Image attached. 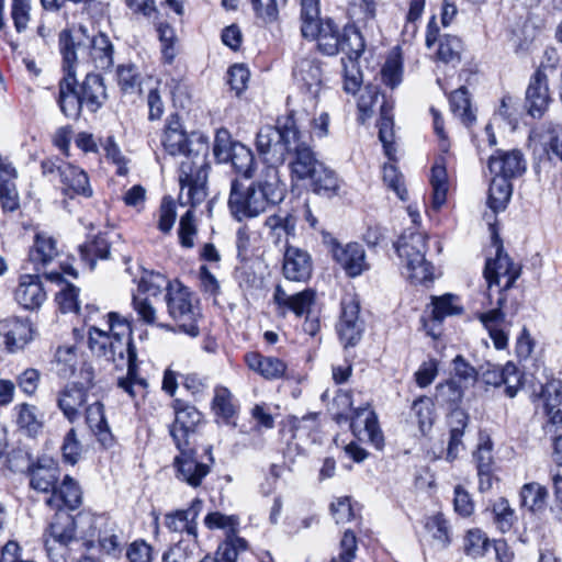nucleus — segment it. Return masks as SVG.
Masks as SVG:
<instances>
[{
    "instance_id": "f257e3e1",
    "label": "nucleus",
    "mask_w": 562,
    "mask_h": 562,
    "mask_svg": "<svg viewBox=\"0 0 562 562\" xmlns=\"http://www.w3.org/2000/svg\"><path fill=\"white\" fill-rule=\"evenodd\" d=\"M162 146L171 156H182L179 167L181 205L195 207L206 198L209 142L198 134L188 135L177 117H171L162 136Z\"/></svg>"
},
{
    "instance_id": "f03ea898",
    "label": "nucleus",
    "mask_w": 562,
    "mask_h": 562,
    "mask_svg": "<svg viewBox=\"0 0 562 562\" xmlns=\"http://www.w3.org/2000/svg\"><path fill=\"white\" fill-rule=\"evenodd\" d=\"M104 327H89L88 345L93 355L113 362L116 368L126 366V376L117 380V385L131 397L146 387V381L137 376V352L132 341L128 321L116 312L106 315Z\"/></svg>"
},
{
    "instance_id": "7ed1b4c3",
    "label": "nucleus",
    "mask_w": 562,
    "mask_h": 562,
    "mask_svg": "<svg viewBox=\"0 0 562 562\" xmlns=\"http://www.w3.org/2000/svg\"><path fill=\"white\" fill-rule=\"evenodd\" d=\"M285 192L279 170L272 166H265L257 179L248 187L238 179L232 180L228 207L238 222L255 218L265 213L269 206L282 202Z\"/></svg>"
},
{
    "instance_id": "20e7f679",
    "label": "nucleus",
    "mask_w": 562,
    "mask_h": 562,
    "mask_svg": "<svg viewBox=\"0 0 562 562\" xmlns=\"http://www.w3.org/2000/svg\"><path fill=\"white\" fill-rule=\"evenodd\" d=\"M307 121L304 110L291 111L286 116L279 117L274 126L265 125L258 131L255 144L266 166L278 169V165L284 164L291 146Z\"/></svg>"
},
{
    "instance_id": "39448f33",
    "label": "nucleus",
    "mask_w": 562,
    "mask_h": 562,
    "mask_svg": "<svg viewBox=\"0 0 562 562\" xmlns=\"http://www.w3.org/2000/svg\"><path fill=\"white\" fill-rule=\"evenodd\" d=\"M103 522L102 516L94 515L90 512H80L72 516L66 508L56 509L53 516L45 540V548L48 557L58 562L55 557H64L67 547L70 543L78 542L76 538L77 530H79L81 538H93L95 536L94 529L100 527Z\"/></svg>"
},
{
    "instance_id": "423d86ee",
    "label": "nucleus",
    "mask_w": 562,
    "mask_h": 562,
    "mask_svg": "<svg viewBox=\"0 0 562 562\" xmlns=\"http://www.w3.org/2000/svg\"><path fill=\"white\" fill-rule=\"evenodd\" d=\"M79 34L64 30L59 34L60 52L64 64L72 68L78 59L90 60L95 68L106 70L113 65V45L104 33L90 36L85 26L80 25Z\"/></svg>"
},
{
    "instance_id": "0eeeda50",
    "label": "nucleus",
    "mask_w": 562,
    "mask_h": 562,
    "mask_svg": "<svg viewBox=\"0 0 562 562\" xmlns=\"http://www.w3.org/2000/svg\"><path fill=\"white\" fill-rule=\"evenodd\" d=\"M426 235L408 228L395 244L396 252L406 268V277L413 283H424L432 279V266L425 259Z\"/></svg>"
},
{
    "instance_id": "6e6552de",
    "label": "nucleus",
    "mask_w": 562,
    "mask_h": 562,
    "mask_svg": "<svg viewBox=\"0 0 562 562\" xmlns=\"http://www.w3.org/2000/svg\"><path fill=\"white\" fill-rule=\"evenodd\" d=\"M166 302L169 315L178 324L181 331L196 337L199 308L192 304L191 292L180 283H168Z\"/></svg>"
},
{
    "instance_id": "1a4fd4ad",
    "label": "nucleus",
    "mask_w": 562,
    "mask_h": 562,
    "mask_svg": "<svg viewBox=\"0 0 562 562\" xmlns=\"http://www.w3.org/2000/svg\"><path fill=\"white\" fill-rule=\"evenodd\" d=\"M195 446L196 443H187L182 447H176L179 453L173 459L177 479L192 487L201 485L214 463L210 447L205 449V456L199 459Z\"/></svg>"
},
{
    "instance_id": "9d476101",
    "label": "nucleus",
    "mask_w": 562,
    "mask_h": 562,
    "mask_svg": "<svg viewBox=\"0 0 562 562\" xmlns=\"http://www.w3.org/2000/svg\"><path fill=\"white\" fill-rule=\"evenodd\" d=\"M86 383H67L56 393V405L63 416L70 423H77L82 416V411L88 405L89 390L92 387V368L86 367L81 371Z\"/></svg>"
},
{
    "instance_id": "9b49d317",
    "label": "nucleus",
    "mask_w": 562,
    "mask_h": 562,
    "mask_svg": "<svg viewBox=\"0 0 562 562\" xmlns=\"http://www.w3.org/2000/svg\"><path fill=\"white\" fill-rule=\"evenodd\" d=\"M483 274L488 290L496 285L499 288V293L507 294V291L513 288L515 281L520 277L521 266L514 262L504 252L503 246L498 245L495 258L486 260Z\"/></svg>"
},
{
    "instance_id": "f8f14e48",
    "label": "nucleus",
    "mask_w": 562,
    "mask_h": 562,
    "mask_svg": "<svg viewBox=\"0 0 562 562\" xmlns=\"http://www.w3.org/2000/svg\"><path fill=\"white\" fill-rule=\"evenodd\" d=\"M202 415L194 407L183 405L179 401L175 405V422L169 428L170 436L176 447L195 442V429L201 422Z\"/></svg>"
},
{
    "instance_id": "ddd939ff",
    "label": "nucleus",
    "mask_w": 562,
    "mask_h": 562,
    "mask_svg": "<svg viewBox=\"0 0 562 562\" xmlns=\"http://www.w3.org/2000/svg\"><path fill=\"white\" fill-rule=\"evenodd\" d=\"M308 139L310 137L305 135V131L301 130L297 139L294 140L295 143L290 148L288 157L291 158L290 168L292 175L300 180L307 179L322 164L316 159Z\"/></svg>"
},
{
    "instance_id": "4468645a",
    "label": "nucleus",
    "mask_w": 562,
    "mask_h": 562,
    "mask_svg": "<svg viewBox=\"0 0 562 562\" xmlns=\"http://www.w3.org/2000/svg\"><path fill=\"white\" fill-rule=\"evenodd\" d=\"M315 297L316 292L312 289L290 294L280 284L276 285L272 296L279 315L285 316L288 312H292L297 317L310 314L311 307L315 303Z\"/></svg>"
},
{
    "instance_id": "2eb2a0df",
    "label": "nucleus",
    "mask_w": 562,
    "mask_h": 562,
    "mask_svg": "<svg viewBox=\"0 0 562 562\" xmlns=\"http://www.w3.org/2000/svg\"><path fill=\"white\" fill-rule=\"evenodd\" d=\"M203 503L195 498L187 509H178L165 515V526L171 532H186L192 538L190 543L196 547L198 522L196 519L202 510Z\"/></svg>"
},
{
    "instance_id": "dca6fc26",
    "label": "nucleus",
    "mask_w": 562,
    "mask_h": 562,
    "mask_svg": "<svg viewBox=\"0 0 562 562\" xmlns=\"http://www.w3.org/2000/svg\"><path fill=\"white\" fill-rule=\"evenodd\" d=\"M0 338L10 352L23 349L33 339V327L30 319L18 316L1 319Z\"/></svg>"
},
{
    "instance_id": "f3484780",
    "label": "nucleus",
    "mask_w": 562,
    "mask_h": 562,
    "mask_svg": "<svg viewBox=\"0 0 562 562\" xmlns=\"http://www.w3.org/2000/svg\"><path fill=\"white\" fill-rule=\"evenodd\" d=\"M313 271L311 255L299 247L286 246L283 254L282 272L285 279L306 282Z\"/></svg>"
},
{
    "instance_id": "a211bd4d",
    "label": "nucleus",
    "mask_w": 562,
    "mask_h": 562,
    "mask_svg": "<svg viewBox=\"0 0 562 562\" xmlns=\"http://www.w3.org/2000/svg\"><path fill=\"white\" fill-rule=\"evenodd\" d=\"M550 101L548 77L539 69L528 85L525 108L532 117H541L548 110Z\"/></svg>"
},
{
    "instance_id": "6ab92c4d",
    "label": "nucleus",
    "mask_w": 562,
    "mask_h": 562,
    "mask_svg": "<svg viewBox=\"0 0 562 562\" xmlns=\"http://www.w3.org/2000/svg\"><path fill=\"white\" fill-rule=\"evenodd\" d=\"M488 169L496 176L512 180L526 171V160L518 149H498L490 157Z\"/></svg>"
},
{
    "instance_id": "aec40b11",
    "label": "nucleus",
    "mask_w": 562,
    "mask_h": 562,
    "mask_svg": "<svg viewBox=\"0 0 562 562\" xmlns=\"http://www.w3.org/2000/svg\"><path fill=\"white\" fill-rule=\"evenodd\" d=\"M263 226L268 231V239L274 246L285 249L286 246H290L289 239L295 236L296 217L290 212L280 210L278 213L269 215Z\"/></svg>"
},
{
    "instance_id": "412c9836",
    "label": "nucleus",
    "mask_w": 562,
    "mask_h": 562,
    "mask_svg": "<svg viewBox=\"0 0 562 562\" xmlns=\"http://www.w3.org/2000/svg\"><path fill=\"white\" fill-rule=\"evenodd\" d=\"M65 69L67 70V75L59 81L57 103L65 116L77 120L85 105L78 93V85L72 68L65 65Z\"/></svg>"
},
{
    "instance_id": "4be33fe9",
    "label": "nucleus",
    "mask_w": 562,
    "mask_h": 562,
    "mask_svg": "<svg viewBox=\"0 0 562 562\" xmlns=\"http://www.w3.org/2000/svg\"><path fill=\"white\" fill-rule=\"evenodd\" d=\"M30 486L42 493L54 491L59 479L58 465L49 458H40L27 467Z\"/></svg>"
},
{
    "instance_id": "5701e85b",
    "label": "nucleus",
    "mask_w": 562,
    "mask_h": 562,
    "mask_svg": "<svg viewBox=\"0 0 562 562\" xmlns=\"http://www.w3.org/2000/svg\"><path fill=\"white\" fill-rule=\"evenodd\" d=\"M333 256L351 278L358 277L369 269L364 249L358 243H350L345 246L335 245L333 247Z\"/></svg>"
},
{
    "instance_id": "b1692460",
    "label": "nucleus",
    "mask_w": 562,
    "mask_h": 562,
    "mask_svg": "<svg viewBox=\"0 0 562 562\" xmlns=\"http://www.w3.org/2000/svg\"><path fill=\"white\" fill-rule=\"evenodd\" d=\"M244 359L248 369L265 380L274 381L286 375L288 364L280 358L249 351L245 355Z\"/></svg>"
},
{
    "instance_id": "393cba45",
    "label": "nucleus",
    "mask_w": 562,
    "mask_h": 562,
    "mask_svg": "<svg viewBox=\"0 0 562 562\" xmlns=\"http://www.w3.org/2000/svg\"><path fill=\"white\" fill-rule=\"evenodd\" d=\"M504 310H507V294L499 293L497 307L479 315V319L488 330L490 337L497 349H504L508 341L507 335L502 328L506 315Z\"/></svg>"
},
{
    "instance_id": "a878e982",
    "label": "nucleus",
    "mask_w": 562,
    "mask_h": 562,
    "mask_svg": "<svg viewBox=\"0 0 562 562\" xmlns=\"http://www.w3.org/2000/svg\"><path fill=\"white\" fill-rule=\"evenodd\" d=\"M469 420V414L458 407L453 408L448 415L447 425L449 427V440L446 459L450 462L454 461L465 448L463 436Z\"/></svg>"
},
{
    "instance_id": "bb28decb",
    "label": "nucleus",
    "mask_w": 562,
    "mask_h": 562,
    "mask_svg": "<svg viewBox=\"0 0 562 562\" xmlns=\"http://www.w3.org/2000/svg\"><path fill=\"white\" fill-rule=\"evenodd\" d=\"M14 296L16 302L24 308H38L46 300V293L40 277L36 274L21 276Z\"/></svg>"
},
{
    "instance_id": "cd10ccee",
    "label": "nucleus",
    "mask_w": 562,
    "mask_h": 562,
    "mask_svg": "<svg viewBox=\"0 0 562 562\" xmlns=\"http://www.w3.org/2000/svg\"><path fill=\"white\" fill-rule=\"evenodd\" d=\"M82 502V492L71 476L66 475L59 485L56 484L47 505L58 508H66L68 512L78 508Z\"/></svg>"
},
{
    "instance_id": "c85d7f7f",
    "label": "nucleus",
    "mask_w": 562,
    "mask_h": 562,
    "mask_svg": "<svg viewBox=\"0 0 562 562\" xmlns=\"http://www.w3.org/2000/svg\"><path fill=\"white\" fill-rule=\"evenodd\" d=\"M86 424L98 441L104 448H111L114 445V437L110 430L104 415V406L100 401L88 404L85 409Z\"/></svg>"
},
{
    "instance_id": "c756f323",
    "label": "nucleus",
    "mask_w": 562,
    "mask_h": 562,
    "mask_svg": "<svg viewBox=\"0 0 562 562\" xmlns=\"http://www.w3.org/2000/svg\"><path fill=\"white\" fill-rule=\"evenodd\" d=\"M293 76L302 89L314 99L318 95L322 86V69L314 58L300 59L293 70Z\"/></svg>"
},
{
    "instance_id": "7c9ffc66",
    "label": "nucleus",
    "mask_w": 562,
    "mask_h": 562,
    "mask_svg": "<svg viewBox=\"0 0 562 562\" xmlns=\"http://www.w3.org/2000/svg\"><path fill=\"white\" fill-rule=\"evenodd\" d=\"M312 35H303L307 40H316L318 49L327 55L335 56L339 53L340 31L338 25L329 18H326L314 25Z\"/></svg>"
},
{
    "instance_id": "2f4dec72",
    "label": "nucleus",
    "mask_w": 562,
    "mask_h": 562,
    "mask_svg": "<svg viewBox=\"0 0 562 562\" xmlns=\"http://www.w3.org/2000/svg\"><path fill=\"white\" fill-rule=\"evenodd\" d=\"M78 91L81 102L91 113H95L108 98L103 78L98 74H88Z\"/></svg>"
},
{
    "instance_id": "473e14b6",
    "label": "nucleus",
    "mask_w": 562,
    "mask_h": 562,
    "mask_svg": "<svg viewBox=\"0 0 562 562\" xmlns=\"http://www.w3.org/2000/svg\"><path fill=\"white\" fill-rule=\"evenodd\" d=\"M535 139L540 144L548 159L562 162V126L546 123L533 132Z\"/></svg>"
},
{
    "instance_id": "72a5a7b5",
    "label": "nucleus",
    "mask_w": 562,
    "mask_h": 562,
    "mask_svg": "<svg viewBox=\"0 0 562 562\" xmlns=\"http://www.w3.org/2000/svg\"><path fill=\"white\" fill-rule=\"evenodd\" d=\"M60 182L63 183V191L69 196L80 194L83 196H91L92 190L89 184L87 173L70 164H64L59 170Z\"/></svg>"
},
{
    "instance_id": "f704fd0d",
    "label": "nucleus",
    "mask_w": 562,
    "mask_h": 562,
    "mask_svg": "<svg viewBox=\"0 0 562 562\" xmlns=\"http://www.w3.org/2000/svg\"><path fill=\"white\" fill-rule=\"evenodd\" d=\"M58 255L56 240L46 235L38 233L35 235L34 244L30 249L29 259L35 265L38 271L40 267H45Z\"/></svg>"
},
{
    "instance_id": "c9c22d12",
    "label": "nucleus",
    "mask_w": 562,
    "mask_h": 562,
    "mask_svg": "<svg viewBox=\"0 0 562 562\" xmlns=\"http://www.w3.org/2000/svg\"><path fill=\"white\" fill-rule=\"evenodd\" d=\"M393 106L387 102L383 101L380 108V119L378 122L379 127V139L381 140L384 153L390 160H395V147H394V120H393Z\"/></svg>"
},
{
    "instance_id": "e433bc0d",
    "label": "nucleus",
    "mask_w": 562,
    "mask_h": 562,
    "mask_svg": "<svg viewBox=\"0 0 562 562\" xmlns=\"http://www.w3.org/2000/svg\"><path fill=\"white\" fill-rule=\"evenodd\" d=\"M102 520L103 522L100 525V527L94 529L95 536L93 538H85L82 546H85L87 549H90L94 547L97 541L100 549L104 553L116 555L121 552L119 537L110 527L108 519L102 516Z\"/></svg>"
},
{
    "instance_id": "4c0bfd02",
    "label": "nucleus",
    "mask_w": 562,
    "mask_h": 562,
    "mask_svg": "<svg viewBox=\"0 0 562 562\" xmlns=\"http://www.w3.org/2000/svg\"><path fill=\"white\" fill-rule=\"evenodd\" d=\"M15 178L16 171L13 167H7L4 173H0V204L3 212H14L20 207Z\"/></svg>"
},
{
    "instance_id": "58836bf2",
    "label": "nucleus",
    "mask_w": 562,
    "mask_h": 562,
    "mask_svg": "<svg viewBox=\"0 0 562 562\" xmlns=\"http://www.w3.org/2000/svg\"><path fill=\"white\" fill-rule=\"evenodd\" d=\"M364 48L360 31L355 25H346L339 37V52L347 55L348 61H358Z\"/></svg>"
},
{
    "instance_id": "ea45409f",
    "label": "nucleus",
    "mask_w": 562,
    "mask_h": 562,
    "mask_svg": "<svg viewBox=\"0 0 562 562\" xmlns=\"http://www.w3.org/2000/svg\"><path fill=\"white\" fill-rule=\"evenodd\" d=\"M548 490L537 482L526 483L519 492L520 506L532 513L542 512L547 505Z\"/></svg>"
},
{
    "instance_id": "a19ab883",
    "label": "nucleus",
    "mask_w": 562,
    "mask_h": 562,
    "mask_svg": "<svg viewBox=\"0 0 562 562\" xmlns=\"http://www.w3.org/2000/svg\"><path fill=\"white\" fill-rule=\"evenodd\" d=\"M430 184L432 187V206L438 210L446 203L449 188L443 158H439L432 166Z\"/></svg>"
},
{
    "instance_id": "79ce46f5",
    "label": "nucleus",
    "mask_w": 562,
    "mask_h": 562,
    "mask_svg": "<svg viewBox=\"0 0 562 562\" xmlns=\"http://www.w3.org/2000/svg\"><path fill=\"white\" fill-rule=\"evenodd\" d=\"M228 161L232 162L236 172L241 175L244 178H254L256 161L254 153L249 147L236 142L235 145H233V151L229 155Z\"/></svg>"
},
{
    "instance_id": "37998d69",
    "label": "nucleus",
    "mask_w": 562,
    "mask_h": 562,
    "mask_svg": "<svg viewBox=\"0 0 562 562\" xmlns=\"http://www.w3.org/2000/svg\"><path fill=\"white\" fill-rule=\"evenodd\" d=\"M513 187L510 180L494 175L488 189L487 204L494 211L498 212L506 207L510 200Z\"/></svg>"
},
{
    "instance_id": "c03bdc74",
    "label": "nucleus",
    "mask_w": 562,
    "mask_h": 562,
    "mask_svg": "<svg viewBox=\"0 0 562 562\" xmlns=\"http://www.w3.org/2000/svg\"><path fill=\"white\" fill-rule=\"evenodd\" d=\"M307 179L311 180L312 190L318 195L329 198L336 194L339 188L336 175L323 164Z\"/></svg>"
},
{
    "instance_id": "a18cd8bd",
    "label": "nucleus",
    "mask_w": 562,
    "mask_h": 562,
    "mask_svg": "<svg viewBox=\"0 0 562 562\" xmlns=\"http://www.w3.org/2000/svg\"><path fill=\"white\" fill-rule=\"evenodd\" d=\"M450 106L453 114L460 119L463 125L470 127L476 121L471 108L469 92L464 87L454 90L450 95Z\"/></svg>"
},
{
    "instance_id": "49530a36",
    "label": "nucleus",
    "mask_w": 562,
    "mask_h": 562,
    "mask_svg": "<svg viewBox=\"0 0 562 562\" xmlns=\"http://www.w3.org/2000/svg\"><path fill=\"white\" fill-rule=\"evenodd\" d=\"M156 31L160 42L162 59L166 64H172L179 52L176 31L170 24L165 22L158 23Z\"/></svg>"
},
{
    "instance_id": "de8ad7c7",
    "label": "nucleus",
    "mask_w": 562,
    "mask_h": 562,
    "mask_svg": "<svg viewBox=\"0 0 562 562\" xmlns=\"http://www.w3.org/2000/svg\"><path fill=\"white\" fill-rule=\"evenodd\" d=\"M81 260L87 263L90 270L94 269L97 259H108L110 244L103 236H97L79 247Z\"/></svg>"
},
{
    "instance_id": "09e8293b",
    "label": "nucleus",
    "mask_w": 562,
    "mask_h": 562,
    "mask_svg": "<svg viewBox=\"0 0 562 562\" xmlns=\"http://www.w3.org/2000/svg\"><path fill=\"white\" fill-rule=\"evenodd\" d=\"M248 542L234 531H226L225 540L218 546L216 558L218 562H236L238 554L246 551Z\"/></svg>"
},
{
    "instance_id": "8fccbe9b",
    "label": "nucleus",
    "mask_w": 562,
    "mask_h": 562,
    "mask_svg": "<svg viewBox=\"0 0 562 562\" xmlns=\"http://www.w3.org/2000/svg\"><path fill=\"white\" fill-rule=\"evenodd\" d=\"M321 0H300V21L302 35H312L314 25L322 21Z\"/></svg>"
},
{
    "instance_id": "3c124183",
    "label": "nucleus",
    "mask_w": 562,
    "mask_h": 562,
    "mask_svg": "<svg viewBox=\"0 0 562 562\" xmlns=\"http://www.w3.org/2000/svg\"><path fill=\"white\" fill-rule=\"evenodd\" d=\"M425 528L434 540L438 549H445L450 544V530L447 520L442 514H436L428 517Z\"/></svg>"
},
{
    "instance_id": "603ef678",
    "label": "nucleus",
    "mask_w": 562,
    "mask_h": 562,
    "mask_svg": "<svg viewBox=\"0 0 562 562\" xmlns=\"http://www.w3.org/2000/svg\"><path fill=\"white\" fill-rule=\"evenodd\" d=\"M463 44L461 38L454 35L446 34L440 36L437 57L439 60L449 64L458 63L461 59Z\"/></svg>"
},
{
    "instance_id": "864d4df0",
    "label": "nucleus",
    "mask_w": 562,
    "mask_h": 562,
    "mask_svg": "<svg viewBox=\"0 0 562 562\" xmlns=\"http://www.w3.org/2000/svg\"><path fill=\"white\" fill-rule=\"evenodd\" d=\"M492 513L494 522L503 533L509 531L517 519L515 510L504 497L495 501L492 506Z\"/></svg>"
},
{
    "instance_id": "5fc2aeb1",
    "label": "nucleus",
    "mask_w": 562,
    "mask_h": 562,
    "mask_svg": "<svg viewBox=\"0 0 562 562\" xmlns=\"http://www.w3.org/2000/svg\"><path fill=\"white\" fill-rule=\"evenodd\" d=\"M493 442L488 435L480 432L479 445L473 453V458L476 462L477 473L486 474L492 472L493 465Z\"/></svg>"
},
{
    "instance_id": "6e6d98bb",
    "label": "nucleus",
    "mask_w": 562,
    "mask_h": 562,
    "mask_svg": "<svg viewBox=\"0 0 562 562\" xmlns=\"http://www.w3.org/2000/svg\"><path fill=\"white\" fill-rule=\"evenodd\" d=\"M78 363L77 350L72 346L59 347L55 353L56 372L61 378L74 374Z\"/></svg>"
},
{
    "instance_id": "4d7b16f0",
    "label": "nucleus",
    "mask_w": 562,
    "mask_h": 562,
    "mask_svg": "<svg viewBox=\"0 0 562 562\" xmlns=\"http://www.w3.org/2000/svg\"><path fill=\"white\" fill-rule=\"evenodd\" d=\"M456 300L457 297L452 294L432 297V322L440 324L447 316L461 314L462 307L456 303Z\"/></svg>"
},
{
    "instance_id": "13d9d810",
    "label": "nucleus",
    "mask_w": 562,
    "mask_h": 562,
    "mask_svg": "<svg viewBox=\"0 0 562 562\" xmlns=\"http://www.w3.org/2000/svg\"><path fill=\"white\" fill-rule=\"evenodd\" d=\"M412 412L417 419L419 430L426 434L434 424V413L431 400L427 396H420L413 402Z\"/></svg>"
},
{
    "instance_id": "bf43d9fd",
    "label": "nucleus",
    "mask_w": 562,
    "mask_h": 562,
    "mask_svg": "<svg viewBox=\"0 0 562 562\" xmlns=\"http://www.w3.org/2000/svg\"><path fill=\"white\" fill-rule=\"evenodd\" d=\"M117 83L124 93H134L140 91L142 76L134 65L119 66Z\"/></svg>"
},
{
    "instance_id": "052dcab7",
    "label": "nucleus",
    "mask_w": 562,
    "mask_h": 562,
    "mask_svg": "<svg viewBox=\"0 0 562 562\" xmlns=\"http://www.w3.org/2000/svg\"><path fill=\"white\" fill-rule=\"evenodd\" d=\"M463 397V386L456 379L440 383L436 387V400L446 405L456 406Z\"/></svg>"
},
{
    "instance_id": "680f3d73",
    "label": "nucleus",
    "mask_w": 562,
    "mask_h": 562,
    "mask_svg": "<svg viewBox=\"0 0 562 562\" xmlns=\"http://www.w3.org/2000/svg\"><path fill=\"white\" fill-rule=\"evenodd\" d=\"M336 328L340 341L347 348L353 347L360 341L364 325L363 322L339 319Z\"/></svg>"
},
{
    "instance_id": "e2e57ef3",
    "label": "nucleus",
    "mask_w": 562,
    "mask_h": 562,
    "mask_svg": "<svg viewBox=\"0 0 562 562\" xmlns=\"http://www.w3.org/2000/svg\"><path fill=\"white\" fill-rule=\"evenodd\" d=\"M61 456L66 463L75 465L82 454V445L78 438L76 428H70L64 436Z\"/></svg>"
},
{
    "instance_id": "0e129e2a",
    "label": "nucleus",
    "mask_w": 562,
    "mask_h": 562,
    "mask_svg": "<svg viewBox=\"0 0 562 562\" xmlns=\"http://www.w3.org/2000/svg\"><path fill=\"white\" fill-rule=\"evenodd\" d=\"M11 19L16 32H24L31 21V0H12Z\"/></svg>"
},
{
    "instance_id": "69168bd1",
    "label": "nucleus",
    "mask_w": 562,
    "mask_h": 562,
    "mask_svg": "<svg viewBox=\"0 0 562 562\" xmlns=\"http://www.w3.org/2000/svg\"><path fill=\"white\" fill-rule=\"evenodd\" d=\"M213 409L216 415L226 420L234 416L236 408L233 403L232 394L226 387L216 389L213 400Z\"/></svg>"
},
{
    "instance_id": "338daca9",
    "label": "nucleus",
    "mask_w": 562,
    "mask_h": 562,
    "mask_svg": "<svg viewBox=\"0 0 562 562\" xmlns=\"http://www.w3.org/2000/svg\"><path fill=\"white\" fill-rule=\"evenodd\" d=\"M383 82L392 89L402 81V61L397 55L390 56L381 70Z\"/></svg>"
},
{
    "instance_id": "774afa93",
    "label": "nucleus",
    "mask_w": 562,
    "mask_h": 562,
    "mask_svg": "<svg viewBox=\"0 0 562 562\" xmlns=\"http://www.w3.org/2000/svg\"><path fill=\"white\" fill-rule=\"evenodd\" d=\"M196 547L186 540H179L173 547L162 555V562H188Z\"/></svg>"
}]
</instances>
